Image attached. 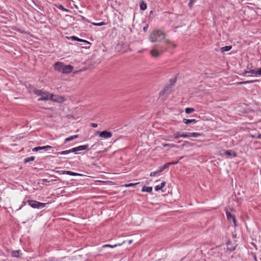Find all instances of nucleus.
<instances>
[{
  "instance_id": "obj_45",
  "label": "nucleus",
  "mask_w": 261,
  "mask_h": 261,
  "mask_svg": "<svg viewBox=\"0 0 261 261\" xmlns=\"http://www.w3.org/2000/svg\"><path fill=\"white\" fill-rule=\"evenodd\" d=\"M54 95L53 94H51L50 95V99L53 100V97Z\"/></svg>"
},
{
  "instance_id": "obj_4",
  "label": "nucleus",
  "mask_w": 261,
  "mask_h": 261,
  "mask_svg": "<svg viewBox=\"0 0 261 261\" xmlns=\"http://www.w3.org/2000/svg\"><path fill=\"white\" fill-rule=\"evenodd\" d=\"M175 81L171 83L169 85L166 86L164 90L160 92V95H165L166 97L171 92L172 90V88L174 85Z\"/></svg>"
},
{
  "instance_id": "obj_27",
  "label": "nucleus",
  "mask_w": 261,
  "mask_h": 261,
  "mask_svg": "<svg viewBox=\"0 0 261 261\" xmlns=\"http://www.w3.org/2000/svg\"><path fill=\"white\" fill-rule=\"evenodd\" d=\"M183 158V156H181L179 158V160L177 161H175V162H169V163H167V164L168 165V167H169V166L170 165H176L178 163V161L179 160H180L181 159H182Z\"/></svg>"
},
{
  "instance_id": "obj_20",
  "label": "nucleus",
  "mask_w": 261,
  "mask_h": 261,
  "mask_svg": "<svg viewBox=\"0 0 261 261\" xmlns=\"http://www.w3.org/2000/svg\"><path fill=\"white\" fill-rule=\"evenodd\" d=\"M140 9L142 10H145L147 8L146 4L144 1H141L140 4Z\"/></svg>"
},
{
  "instance_id": "obj_9",
  "label": "nucleus",
  "mask_w": 261,
  "mask_h": 261,
  "mask_svg": "<svg viewBox=\"0 0 261 261\" xmlns=\"http://www.w3.org/2000/svg\"><path fill=\"white\" fill-rule=\"evenodd\" d=\"M226 215L227 218L228 220H230V219H232L233 223L234 226H236V222H237L236 219L234 216L230 213V212L228 211V209L226 210Z\"/></svg>"
},
{
  "instance_id": "obj_32",
  "label": "nucleus",
  "mask_w": 261,
  "mask_h": 261,
  "mask_svg": "<svg viewBox=\"0 0 261 261\" xmlns=\"http://www.w3.org/2000/svg\"><path fill=\"white\" fill-rule=\"evenodd\" d=\"M165 43L167 44H172L174 48L176 47V45L174 44V43H172L170 41L167 40L165 41Z\"/></svg>"
},
{
  "instance_id": "obj_41",
  "label": "nucleus",
  "mask_w": 261,
  "mask_h": 261,
  "mask_svg": "<svg viewBox=\"0 0 261 261\" xmlns=\"http://www.w3.org/2000/svg\"><path fill=\"white\" fill-rule=\"evenodd\" d=\"M247 73H248V71L245 70L244 72H243V74L246 75Z\"/></svg>"
},
{
  "instance_id": "obj_8",
  "label": "nucleus",
  "mask_w": 261,
  "mask_h": 261,
  "mask_svg": "<svg viewBox=\"0 0 261 261\" xmlns=\"http://www.w3.org/2000/svg\"><path fill=\"white\" fill-rule=\"evenodd\" d=\"M201 136L200 133H188L181 134V137L187 138V137H198Z\"/></svg>"
},
{
  "instance_id": "obj_28",
  "label": "nucleus",
  "mask_w": 261,
  "mask_h": 261,
  "mask_svg": "<svg viewBox=\"0 0 261 261\" xmlns=\"http://www.w3.org/2000/svg\"><path fill=\"white\" fill-rule=\"evenodd\" d=\"M173 136L175 139H177L179 137H181V134L179 132H177L175 133Z\"/></svg>"
},
{
  "instance_id": "obj_34",
  "label": "nucleus",
  "mask_w": 261,
  "mask_h": 261,
  "mask_svg": "<svg viewBox=\"0 0 261 261\" xmlns=\"http://www.w3.org/2000/svg\"><path fill=\"white\" fill-rule=\"evenodd\" d=\"M105 24L106 23L104 22H101L100 23H94V25L96 26H102L103 25H105Z\"/></svg>"
},
{
  "instance_id": "obj_33",
  "label": "nucleus",
  "mask_w": 261,
  "mask_h": 261,
  "mask_svg": "<svg viewBox=\"0 0 261 261\" xmlns=\"http://www.w3.org/2000/svg\"><path fill=\"white\" fill-rule=\"evenodd\" d=\"M79 42H84V43H85L87 44H90V43L89 42H88V41H86L85 40H83V39H79Z\"/></svg>"
},
{
  "instance_id": "obj_26",
  "label": "nucleus",
  "mask_w": 261,
  "mask_h": 261,
  "mask_svg": "<svg viewBox=\"0 0 261 261\" xmlns=\"http://www.w3.org/2000/svg\"><path fill=\"white\" fill-rule=\"evenodd\" d=\"M195 111L194 109L192 108H187L185 109V112L187 114H190L193 113Z\"/></svg>"
},
{
  "instance_id": "obj_44",
  "label": "nucleus",
  "mask_w": 261,
  "mask_h": 261,
  "mask_svg": "<svg viewBox=\"0 0 261 261\" xmlns=\"http://www.w3.org/2000/svg\"><path fill=\"white\" fill-rule=\"evenodd\" d=\"M196 1L197 0H190V1L192 2L193 3H195Z\"/></svg>"
},
{
  "instance_id": "obj_40",
  "label": "nucleus",
  "mask_w": 261,
  "mask_h": 261,
  "mask_svg": "<svg viewBox=\"0 0 261 261\" xmlns=\"http://www.w3.org/2000/svg\"><path fill=\"white\" fill-rule=\"evenodd\" d=\"M91 126L93 127H97V124L93 123L91 124Z\"/></svg>"
},
{
  "instance_id": "obj_43",
  "label": "nucleus",
  "mask_w": 261,
  "mask_h": 261,
  "mask_svg": "<svg viewBox=\"0 0 261 261\" xmlns=\"http://www.w3.org/2000/svg\"><path fill=\"white\" fill-rule=\"evenodd\" d=\"M132 242H133V241H132V240H129V241H128V244H131L132 243Z\"/></svg>"
},
{
  "instance_id": "obj_30",
  "label": "nucleus",
  "mask_w": 261,
  "mask_h": 261,
  "mask_svg": "<svg viewBox=\"0 0 261 261\" xmlns=\"http://www.w3.org/2000/svg\"><path fill=\"white\" fill-rule=\"evenodd\" d=\"M248 73H251V74H253L257 75V70L253 69V70H251L250 71H248Z\"/></svg>"
},
{
  "instance_id": "obj_16",
  "label": "nucleus",
  "mask_w": 261,
  "mask_h": 261,
  "mask_svg": "<svg viewBox=\"0 0 261 261\" xmlns=\"http://www.w3.org/2000/svg\"><path fill=\"white\" fill-rule=\"evenodd\" d=\"M152 190V188L151 187H146L144 186L142 189V192H146L148 193H151Z\"/></svg>"
},
{
  "instance_id": "obj_2",
  "label": "nucleus",
  "mask_w": 261,
  "mask_h": 261,
  "mask_svg": "<svg viewBox=\"0 0 261 261\" xmlns=\"http://www.w3.org/2000/svg\"><path fill=\"white\" fill-rule=\"evenodd\" d=\"M165 38V34L161 31H153L149 36L151 42H161Z\"/></svg>"
},
{
  "instance_id": "obj_37",
  "label": "nucleus",
  "mask_w": 261,
  "mask_h": 261,
  "mask_svg": "<svg viewBox=\"0 0 261 261\" xmlns=\"http://www.w3.org/2000/svg\"><path fill=\"white\" fill-rule=\"evenodd\" d=\"M71 39L72 40H76V41H79V38H77V37H75V36H72V37H71Z\"/></svg>"
},
{
  "instance_id": "obj_47",
  "label": "nucleus",
  "mask_w": 261,
  "mask_h": 261,
  "mask_svg": "<svg viewBox=\"0 0 261 261\" xmlns=\"http://www.w3.org/2000/svg\"><path fill=\"white\" fill-rule=\"evenodd\" d=\"M89 47H90V46H86V47H85V48H89Z\"/></svg>"
},
{
  "instance_id": "obj_31",
  "label": "nucleus",
  "mask_w": 261,
  "mask_h": 261,
  "mask_svg": "<svg viewBox=\"0 0 261 261\" xmlns=\"http://www.w3.org/2000/svg\"><path fill=\"white\" fill-rule=\"evenodd\" d=\"M163 146L164 147H167V146H169V147H176V146L174 144H165L163 145Z\"/></svg>"
},
{
  "instance_id": "obj_18",
  "label": "nucleus",
  "mask_w": 261,
  "mask_h": 261,
  "mask_svg": "<svg viewBox=\"0 0 261 261\" xmlns=\"http://www.w3.org/2000/svg\"><path fill=\"white\" fill-rule=\"evenodd\" d=\"M166 185V182L165 181H163L161 183V186H156L154 188L155 189V190L158 191H159L160 190H161L163 187H165Z\"/></svg>"
},
{
  "instance_id": "obj_24",
  "label": "nucleus",
  "mask_w": 261,
  "mask_h": 261,
  "mask_svg": "<svg viewBox=\"0 0 261 261\" xmlns=\"http://www.w3.org/2000/svg\"><path fill=\"white\" fill-rule=\"evenodd\" d=\"M167 168H168V167L166 163L164 166L160 167L159 169L157 170V172H158L159 173L162 172L164 170H165V169H166Z\"/></svg>"
},
{
  "instance_id": "obj_1",
  "label": "nucleus",
  "mask_w": 261,
  "mask_h": 261,
  "mask_svg": "<svg viewBox=\"0 0 261 261\" xmlns=\"http://www.w3.org/2000/svg\"><path fill=\"white\" fill-rule=\"evenodd\" d=\"M55 70L61 72L64 74L69 73L72 72L73 67L70 65H64L60 62H56L54 65Z\"/></svg>"
},
{
  "instance_id": "obj_49",
  "label": "nucleus",
  "mask_w": 261,
  "mask_h": 261,
  "mask_svg": "<svg viewBox=\"0 0 261 261\" xmlns=\"http://www.w3.org/2000/svg\"><path fill=\"white\" fill-rule=\"evenodd\" d=\"M254 259H255V261H257L256 257H254Z\"/></svg>"
},
{
  "instance_id": "obj_6",
  "label": "nucleus",
  "mask_w": 261,
  "mask_h": 261,
  "mask_svg": "<svg viewBox=\"0 0 261 261\" xmlns=\"http://www.w3.org/2000/svg\"><path fill=\"white\" fill-rule=\"evenodd\" d=\"M164 50L163 49V47H161L160 49L159 50L158 48H156V46H155L152 49H151L150 51L151 55L153 57H158L162 55L163 54Z\"/></svg>"
},
{
  "instance_id": "obj_19",
  "label": "nucleus",
  "mask_w": 261,
  "mask_h": 261,
  "mask_svg": "<svg viewBox=\"0 0 261 261\" xmlns=\"http://www.w3.org/2000/svg\"><path fill=\"white\" fill-rule=\"evenodd\" d=\"M233 153V156H236V153L232 152L231 150H226L224 152V154L227 156H231Z\"/></svg>"
},
{
  "instance_id": "obj_17",
  "label": "nucleus",
  "mask_w": 261,
  "mask_h": 261,
  "mask_svg": "<svg viewBox=\"0 0 261 261\" xmlns=\"http://www.w3.org/2000/svg\"><path fill=\"white\" fill-rule=\"evenodd\" d=\"M79 137V136L77 135H74V136H70L68 138H67L65 140V143H66L67 142H69V141H70L71 140H73L75 139H76L77 138Z\"/></svg>"
},
{
  "instance_id": "obj_39",
  "label": "nucleus",
  "mask_w": 261,
  "mask_h": 261,
  "mask_svg": "<svg viewBox=\"0 0 261 261\" xmlns=\"http://www.w3.org/2000/svg\"><path fill=\"white\" fill-rule=\"evenodd\" d=\"M257 74L261 75V68L257 70Z\"/></svg>"
},
{
  "instance_id": "obj_11",
  "label": "nucleus",
  "mask_w": 261,
  "mask_h": 261,
  "mask_svg": "<svg viewBox=\"0 0 261 261\" xmlns=\"http://www.w3.org/2000/svg\"><path fill=\"white\" fill-rule=\"evenodd\" d=\"M52 147L49 145L44 146L42 147H36L34 148L32 150L33 151H38L40 150H46L47 149H50Z\"/></svg>"
},
{
  "instance_id": "obj_23",
  "label": "nucleus",
  "mask_w": 261,
  "mask_h": 261,
  "mask_svg": "<svg viewBox=\"0 0 261 261\" xmlns=\"http://www.w3.org/2000/svg\"><path fill=\"white\" fill-rule=\"evenodd\" d=\"M124 243V241L121 243V244H115V245H109V244H106V245H105L102 246L103 248H105V247H111V248H114L115 247H117L118 246H120L122 244H123Z\"/></svg>"
},
{
  "instance_id": "obj_46",
  "label": "nucleus",
  "mask_w": 261,
  "mask_h": 261,
  "mask_svg": "<svg viewBox=\"0 0 261 261\" xmlns=\"http://www.w3.org/2000/svg\"><path fill=\"white\" fill-rule=\"evenodd\" d=\"M147 29V27H144L143 28L144 30L145 31Z\"/></svg>"
},
{
  "instance_id": "obj_7",
  "label": "nucleus",
  "mask_w": 261,
  "mask_h": 261,
  "mask_svg": "<svg viewBox=\"0 0 261 261\" xmlns=\"http://www.w3.org/2000/svg\"><path fill=\"white\" fill-rule=\"evenodd\" d=\"M98 133L99 134V137L105 139H108L111 138L112 136V133L108 130H103L100 132H98Z\"/></svg>"
},
{
  "instance_id": "obj_22",
  "label": "nucleus",
  "mask_w": 261,
  "mask_h": 261,
  "mask_svg": "<svg viewBox=\"0 0 261 261\" xmlns=\"http://www.w3.org/2000/svg\"><path fill=\"white\" fill-rule=\"evenodd\" d=\"M231 46H225L221 47V50L222 52L228 51L231 49Z\"/></svg>"
},
{
  "instance_id": "obj_14",
  "label": "nucleus",
  "mask_w": 261,
  "mask_h": 261,
  "mask_svg": "<svg viewBox=\"0 0 261 261\" xmlns=\"http://www.w3.org/2000/svg\"><path fill=\"white\" fill-rule=\"evenodd\" d=\"M21 255L20 250H15L12 252V256L15 257H19Z\"/></svg>"
},
{
  "instance_id": "obj_3",
  "label": "nucleus",
  "mask_w": 261,
  "mask_h": 261,
  "mask_svg": "<svg viewBox=\"0 0 261 261\" xmlns=\"http://www.w3.org/2000/svg\"><path fill=\"white\" fill-rule=\"evenodd\" d=\"M35 94L38 96H40L41 97L38 100V101H46L48 99L49 93L43 90H35L34 91Z\"/></svg>"
},
{
  "instance_id": "obj_42",
  "label": "nucleus",
  "mask_w": 261,
  "mask_h": 261,
  "mask_svg": "<svg viewBox=\"0 0 261 261\" xmlns=\"http://www.w3.org/2000/svg\"><path fill=\"white\" fill-rule=\"evenodd\" d=\"M257 138L261 139V134H259L257 136Z\"/></svg>"
},
{
  "instance_id": "obj_10",
  "label": "nucleus",
  "mask_w": 261,
  "mask_h": 261,
  "mask_svg": "<svg viewBox=\"0 0 261 261\" xmlns=\"http://www.w3.org/2000/svg\"><path fill=\"white\" fill-rule=\"evenodd\" d=\"M88 147V144L79 146L78 147L73 148L72 151L73 152H75L79 151L84 150L85 149H87Z\"/></svg>"
},
{
  "instance_id": "obj_38",
  "label": "nucleus",
  "mask_w": 261,
  "mask_h": 261,
  "mask_svg": "<svg viewBox=\"0 0 261 261\" xmlns=\"http://www.w3.org/2000/svg\"><path fill=\"white\" fill-rule=\"evenodd\" d=\"M194 4V3H193L192 2L190 1L189 3V6L190 8V9H191L193 7Z\"/></svg>"
},
{
  "instance_id": "obj_36",
  "label": "nucleus",
  "mask_w": 261,
  "mask_h": 261,
  "mask_svg": "<svg viewBox=\"0 0 261 261\" xmlns=\"http://www.w3.org/2000/svg\"><path fill=\"white\" fill-rule=\"evenodd\" d=\"M60 9L62 10H63V11H67L68 10L65 9V8L63 7V6L62 5H60L58 7Z\"/></svg>"
},
{
  "instance_id": "obj_29",
  "label": "nucleus",
  "mask_w": 261,
  "mask_h": 261,
  "mask_svg": "<svg viewBox=\"0 0 261 261\" xmlns=\"http://www.w3.org/2000/svg\"><path fill=\"white\" fill-rule=\"evenodd\" d=\"M138 183H135V184H125L124 185L125 187H135L137 185H138Z\"/></svg>"
},
{
  "instance_id": "obj_48",
  "label": "nucleus",
  "mask_w": 261,
  "mask_h": 261,
  "mask_svg": "<svg viewBox=\"0 0 261 261\" xmlns=\"http://www.w3.org/2000/svg\"><path fill=\"white\" fill-rule=\"evenodd\" d=\"M229 209L230 210V211H232L233 210L231 208H229Z\"/></svg>"
},
{
  "instance_id": "obj_12",
  "label": "nucleus",
  "mask_w": 261,
  "mask_h": 261,
  "mask_svg": "<svg viewBox=\"0 0 261 261\" xmlns=\"http://www.w3.org/2000/svg\"><path fill=\"white\" fill-rule=\"evenodd\" d=\"M61 172H62V174H66L70 175H72V176H78V175L81 176L82 175V174H81L73 172H72L70 171H62Z\"/></svg>"
},
{
  "instance_id": "obj_15",
  "label": "nucleus",
  "mask_w": 261,
  "mask_h": 261,
  "mask_svg": "<svg viewBox=\"0 0 261 261\" xmlns=\"http://www.w3.org/2000/svg\"><path fill=\"white\" fill-rule=\"evenodd\" d=\"M257 81H258V80H252V81L240 82L237 83V85H245L247 84L257 82Z\"/></svg>"
},
{
  "instance_id": "obj_35",
  "label": "nucleus",
  "mask_w": 261,
  "mask_h": 261,
  "mask_svg": "<svg viewBox=\"0 0 261 261\" xmlns=\"http://www.w3.org/2000/svg\"><path fill=\"white\" fill-rule=\"evenodd\" d=\"M158 173H158V172H157V171H155V172H151L150 173V175L151 176H155V175H156L157 174H158Z\"/></svg>"
},
{
  "instance_id": "obj_21",
  "label": "nucleus",
  "mask_w": 261,
  "mask_h": 261,
  "mask_svg": "<svg viewBox=\"0 0 261 261\" xmlns=\"http://www.w3.org/2000/svg\"><path fill=\"white\" fill-rule=\"evenodd\" d=\"M196 122H197V121L194 119H184V122L187 124H188L191 123H196Z\"/></svg>"
},
{
  "instance_id": "obj_13",
  "label": "nucleus",
  "mask_w": 261,
  "mask_h": 261,
  "mask_svg": "<svg viewBox=\"0 0 261 261\" xmlns=\"http://www.w3.org/2000/svg\"><path fill=\"white\" fill-rule=\"evenodd\" d=\"M72 152H73V151H72V148L71 149H69V150H65V151L57 152L56 154L57 155H59L60 154V155H66V154H69L70 153H72Z\"/></svg>"
},
{
  "instance_id": "obj_5",
  "label": "nucleus",
  "mask_w": 261,
  "mask_h": 261,
  "mask_svg": "<svg viewBox=\"0 0 261 261\" xmlns=\"http://www.w3.org/2000/svg\"><path fill=\"white\" fill-rule=\"evenodd\" d=\"M28 202L32 207L34 208H40L45 206L46 203H41L35 200H29Z\"/></svg>"
},
{
  "instance_id": "obj_25",
  "label": "nucleus",
  "mask_w": 261,
  "mask_h": 261,
  "mask_svg": "<svg viewBox=\"0 0 261 261\" xmlns=\"http://www.w3.org/2000/svg\"><path fill=\"white\" fill-rule=\"evenodd\" d=\"M34 160H35V157L34 156H30V157L25 158L24 159V162L25 163H28L29 162L33 161Z\"/></svg>"
}]
</instances>
